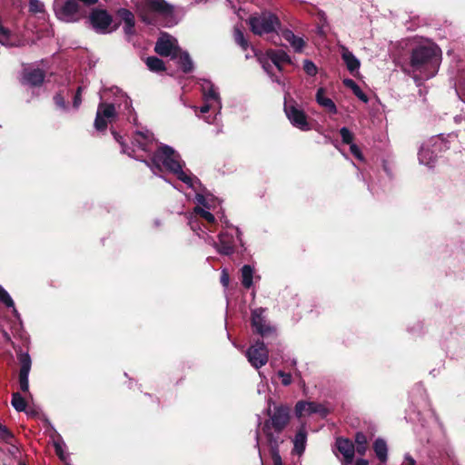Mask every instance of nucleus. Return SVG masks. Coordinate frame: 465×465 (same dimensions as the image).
I'll return each mask as SVG.
<instances>
[{"label":"nucleus","instance_id":"18","mask_svg":"<svg viewBox=\"0 0 465 465\" xmlns=\"http://www.w3.org/2000/svg\"><path fill=\"white\" fill-rule=\"evenodd\" d=\"M336 447L338 451L343 456L342 465H351L353 458L355 448L352 442L347 439H337Z\"/></svg>","mask_w":465,"mask_h":465},{"label":"nucleus","instance_id":"21","mask_svg":"<svg viewBox=\"0 0 465 465\" xmlns=\"http://www.w3.org/2000/svg\"><path fill=\"white\" fill-rule=\"evenodd\" d=\"M268 60L278 68L282 70V64H291L290 56L283 50H270L267 52Z\"/></svg>","mask_w":465,"mask_h":465},{"label":"nucleus","instance_id":"54","mask_svg":"<svg viewBox=\"0 0 465 465\" xmlns=\"http://www.w3.org/2000/svg\"><path fill=\"white\" fill-rule=\"evenodd\" d=\"M221 222L225 225L226 228H230L231 225L229 224V222L224 218L223 215L220 217Z\"/></svg>","mask_w":465,"mask_h":465},{"label":"nucleus","instance_id":"1","mask_svg":"<svg viewBox=\"0 0 465 465\" xmlns=\"http://www.w3.org/2000/svg\"><path fill=\"white\" fill-rule=\"evenodd\" d=\"M152 172L158 175L159 172L166 170L174 174L195 193L194 201L199 205L210 209L214 204V196L202 184L201 181L189 170H184L185 163L181 155L171 146L161 144L153 152L150 161H143Z\"/></svg>","mask_w":465,"mask_h":465},{"label":"nucleus","instance_id":"33","mask_svg":"<svg viewBox=\"0 0 465 465\" xmlns=\"http://www.w3.org/2000/svg\"><path fill=\"white\" fill-rule=\"evenodd\" d=\"M233 37H234L235 43L239 46H241L242 50H247V48L249 47V43L245 39L243 32L242 31V29L238 25H236L234 27Z\"/></svg>","mask_w":465,"mask_h":465},{"label":"nucleus","instance_id":"52","mask_svg":"<svg viewBox=\"0 0 465 465\" xmlns=\"http://www.w3.org/2000/svg\"><path fill=\"white\" fill-rule=\"evenodd\" d=\"M54 447H55V451H56V454L61 458V459H64V454H63V450H62V446L60 443H55L54 444Z\"/></svg>","mask_w":465,"mask_h":465},{"label":"nucleus","instance_id":"12","mask_svg":"<svg viewBox=\"0 0 465 465\" xmlns=\"http://www.w3.org/2000/svg\"><path fill=\"white\" fill-rule=\"evenodd\" d=\"M117 117L115 105L114 104L101 102L98 104L94 119V128L97 131H104L108 124Z\"/></svg>","mask_w":465,"mask_h":465},{"label":"nucleus","instance_id":"11","mask_svg":"<svg viewBox=\"0 0 465 465\" xmlns=\"http://www.w3.org/2000/svg\"><path fill=\"white\" fill-rule=\"evenodd\" d=\"M284 112L288 120L295 128L303 132L312 129L305 112L293 99L287 100L285 98Z\"/></svg>","mask_w":465,"mask_h":465},{"label":"nucleus","instance_id":"51","mask_svg":"<svg viewBox=\"0 0 465 465\" xmlns=\"http://www.w3.org/2000/svg\"><path fill=\"white\" fill-rule=\"evenodd\" d=\"M404 461L407 465H416L415 460L409 454H405Z\"/></svg>","mask_w":465,"mask_h":465},{"label":"nucleus","instance_id":"13","mask_svg":"<svg viewBox=\"0 0 465 465\" xmlns=\"http://www.w3.org/2000/svg\"><path fill=\"white\" fill-rule=\"evenodd\" d=\"M265 309L256 308L252 311L251 323L254 332L262 337H269L274 334L275 328L271 325L264 315Z\"/></svg>","mask_w":465,"mask_h":465},{"label":"nucleus","instance_id":"28","mask_svg":"<svg viewBox=\"0 0 465 465\" xmlns=\"http://www.w3.org/2000/svg\"><path fill=\"white\" fill-rule=\"evenodd\" d=\"M176 58L178 59V63L184 73H190L193 70V64L187 52H183L180 50V53H178V56Z\"/></svg>","mask_w":465,"mask_h":465},{"label":"nucleus","instance_id":"15","mask_svg":"<svg viewBox=\"0 0 465 465\" xmlns=\"http://www.w3.org/2000/svg\"><path fill=\"white\" fill-rule=\"evenodd\" d=\"M154 51L162 56L176 59L180 53L177 39L166 33L162 34L155 44Z\"/></svg>","mask_w":465,"mask_h":465},{"label":"nucleus","instance_id":"44","mask_svg":"<svg viewBox=\"0 0 465 465\" xmlns=\"http://www.w3.org/2000/svg\"><path fill=\"white\" fill-rule=\"evenodd\" d=\"M29 374L19 373V385L23 391H28L29 390Z\"/></svg>","mask_w":465,"mask_h":465},{"label":"nucleus","instance_id":"4","mask_svg":"<svg viewBox=\"0 0 465 465\" xmlns=\"http://www.w3.org/2000/svg\"><path fill=\"white\" fill-rule=\"evenodd\" d=\"M112 134L117 143L122 147V153H126L130 157L137 160H143V154L153 155L156 147L158 146L153 134L148 130L136 131L132 138V147H128L123 141V137L119 135L115 131H112Z\"/></svg>","mask_w":465,"mask_h":465},{"label":"nucleus","instance_id":"17","mask_svg":"<svg viewBox=\"0 0 465 465\" xmlns=\"http://www.w3.org/2000/svg\"><path fill=\"white\" fill-rule=\"evenodd\" d=\"M112 16L102 9H94L89 15V22L94 30L100 34L108 32V27L112 24Z\"/></svg>","mask_w":465,"mask_h":465},{"label":"nucleus","instance_id":"40","mask_svg":"<svg viewBox=\"0 0 465 465\" xmlns=\"http://www.w3.org/2000/svg\"><path fill=\"white\" fill-rule=\"evenodd\" d=\"M303 70L310 76H314L318 72L317 66L311 60H305L303 62Z\"/></svg>","mask_w":465,"mask_h":465},{"label":"nucleus","instance_id":"23","mask_svg":"<svg viewBox=\"0 0 465 465\" xmlns=\"http://www.w3.org/2000/svg\"><path fill=\"white\" fill-rule=\"evenodd\" d=\"M306 442L307 432L304 427H301L296 432L293 439V452L301 456L305 450Z\"/></svg>","mask_w":465,"mask_h":465},{"label":"nucleus","instance_id":"47","mask_svg":"<svg viewBox=\"0 0 465 465\" xmlns=\"http://www.w3.org/2000/svg\"><path fill=\"white\" fill-rule=\"evenodd\" d=\"M350 151L358 160L363 161V155L360 148L355 143H351L350 145Z\"/></svg>","mask_w":465,"mask_h":465},{"label":"nucleus","instance_id":"20","mask_svg":"<svg viewBox=\"0 0 465 465\" xmlns=\"http://www.w3.org/2000/svg\"><path fill=\"white\" fill-rule=\"evenodd\" d=\"M341 55L351 74L359 71L360 60L345 46L341 47Z\"/></svg>","mask_w":465,"mask_h":465},{"label":"nucleus","instance_id":"42","mask_svg":"<svg viewBox=\"0 0 465 465\" xmlns=\"http://www.w3.org/2000/svg\"><path fill=\"white\" fill-rule=\"evenodd\" d=\"M260 62H261L264 71L271 76L272 80L273 82H276L279 84H282L283 85L282 81L277 76H274L272 74V65L268 61H263L262 59H260Z\"/></svg>","mask_w":465,"mask_h":465},{"label":"nucleus","instance_id":"22","mask_svg":"<svg viewBox=\"0 0 465 465\" xmlns=\"http://www.w3.org/2000/svg\"><path fill=\"white\" fill-rule=\"evenodd\" d=\"M315 99L318 104L323 107L326 111L333 114H337V107L331 98L325 96L324 88L321 87L317 90Z\"/></svg>","mask_w":465,"mask_h":465},{"label":"nucleus","instance_id":"57","mask_svg":"<svg viewBox=\"0 0 465 465\" xmlns=\"http://www.w3.org/2000/svg\"><path fill=\"white\" fill-rule=\"evenodd\" d=\"M18 465H25L24 463L20 462Z\"/></svg>","mask_w":465,"mask_h":465},{"label":"nucleus","instance_id":"50","mask_svg":"<svg viewBox=\"0 0 465 465\" xmlns=\"http://www.w3.org/2000/svg\"><path fill=\"white\" fill-rule=\"evenodd\" d=\"M121 98H123L124 101L125 109L130 110L132 105H131V100L129 99V97H127L126 94H121Z\"/></svg>","mask_w":465,"mask_h":465},{"label":"nucleus","instance_id":"38","mask_svg":"<svg viewBox=\"0 0 465 465\" xmlns=\"http://www.w3.org/2000/svg\"><path fill=\"white\" fill-rule=\"evenodd\" d=\"M118 15L124 22V24L135 23L134 14L127 9H124V8L120 9L118 11Z\"/></svg>","mask_w":465,"mask_h":465},{"label":"nucleus","instance_id":"29","mask_svg":"<svg viewBox=\"0 0 465 465\" xmlns=\"http://www.w3.org/2000/svg\"><path fill=\"white\" fill-rule=\"evenodd\" d=\"M17 358L21 365L19 373L29 374L32 364L30 355L27 352L20 351L17 353Z\"/></svg>","mask_w":465,"mask_h":465},{"label":"nucleus","instance_id":"56","mask_svg":"<svg viewBox=\"0 0 465 465\" xmlns=\"http://www.w3.org/2000/svg\"><path fill=\"white\" fill-rule=\"evenodd\" d=\"M292 364H293V365H295V364H296V361H295V360H293V361H292Z\"/></svg>","mask_w":465,"mask_h":465},{"label":"nucleus","instance_id":"6","mask_svg":"<svg viewBox=\"0 0 465 465\" xmlns=\"http://www.w3.org/2000/svg\"><path fill=\"white\" fill-rule=\"evenodd\" d=\"M247 22L254 35L260 36L267 35L272 37H279L281 21L275 14L270 11L253 14Z\"/></svg>","mask_w":465,"mask_h":465},{"label":"nucleus","instance_id":"8","mask_svg":"<svg viewBox=\"0 0 465 465\" xmlns=\"http://www.w3.org/2000/svg\"><path fill=\"white\" fill-rule=\"evenodd\" d=\"M201 90L204 104L200 108V113L206 114L211 110L215 111V116L213 119L209 117L204 119L208 124H213L217 115L221 114L223 107L218 88L211 81L203 79L201 83Z\"/></svg>","mask_w":465,"mask_h":465},{"label":"nucleus","instance_id":"14","mask_svg":"<svg viewBox=\"0 0 465 465\" xmlns=\"http://www.w3.org/2000/svg\"><path fill=\"white\" fill-rule=\"evenodd\" d=\"M245 356L250 364L258 370L268 362L269 351L263 341H257L248 348Z\"/></svg>","mask_w":465,"mask_h":465},{"label":"nucleus","instance_id":"32","mask_svg":"<svg viewBox=\"0 0 465 465\" xmlns=\"http://www.w3.org/2000/svg\"><path fill=\"white\" fill-rule=\"evenodd\" d=\"M145 64L152 72L158 73L165 70L163 60L155 56H150L146 59Z\"/></svg>","mask_w":465,"mask_h":465},{"label":"nucleus","instance_id":"37","mask_svg":"<svg viewBox=\"0 0 465 465\" xmlns=\"http://www.w3.org/2000/svg\"><path fill=\"white\" fill-rule=\"evenodd\" d=\"M271 449V454L273 461V465H282V458L279 453V444L281 442H276V444H273L272 442H267Z\"/></svg>","mask_w":465,"mask_h":465},{"label":"nucleus","instance_id":"9","mask_svg":"<svg viewBox=\"0 0 465 465\" xmlns=\"http://www.w3.org/2000/svg\"><path fill=\"white\" fill-rule=\"evenodd\" d=\"M54 12L57 19L65 23L78 22L84 15L76 0H54Z\"/></svg>","mask_w":465,"mask_h":465},{"label":"nucleus","instance_id":"43","mask_svg":"<svg viewBox=\"0 0 465 465\" xmlns=\"http://www.w3.org/2000/svg\"><path fill=\"white\" fill-rule=\"evenodd\" d=\"M54 101L55 105L59 109H61L63 111H66L68 109V106H67V104L65 103L64 96L61 93L56 94L54 96Z\"/></svg>","mask_w":465,"mask_h":465},{"label":"nucleus","instance_id":"10","mask_svg":"<svg viewBox=\"0 0 465 465\" xmlns=\"http://www.w3.org/2000/svg\"><path fill=\"white\" fill-rule=\"evenodd\" d=\"M447 143L442 135L431 137L424 143L419 151L420 163L432 167L439 152L448 149Z\"/></svg>","mask_w":465,"mask_h":465},{"label":"nucleus","instance_id":"45","mask_svg":"<svg viewBox=\"0 0 465 465\" xmlns=\"http://www.w3.org/2000/svg\"><path fill=\"white\" fill-rule=\"evenodd\" d=\"M84 91V87L83 86H79L76 90V93L74 94V101H73V107L74 109H78L79 106L81 105L82 104V93Z\"/></svg>","mask_w":465,"mask_h":465},{"label":"nucleus","instance_id":"7","mask_svg":"<svg viewBox=\"0 0 465 465\" xmlns=\"http://www.w3.org/2000/svg\"><path fill=\"white\" fill-rule=\"evenodd\" d=\"M142 20L146 24H154V15H169L172 14L171 6L164 0H133Z\"/></svg>","mask_w":465,"mask_h":465},{"label":"nucleus","instance_id":"53","mask_svg":"<svg viewBox=\"0 0 465 465\" xmlns=\"http://www.w3.org/2000/svg\"><path fill=\"white\" fill-rule=\"evenodd\" d=\"M355 465H369L368 460L363 459L357 460Z\"/></svg>","mask_w":465,"mask_h":465},{"label":"nucleus","instance_id":"30","mask_svg":"<svg viewBox=\"0 0 465 465\" xmlns=\"http://www.w3.org/2000/svg\"><path fill=\"white\" fill-rule=\"evenodd\" d=\"M0 302H3L6 307L12 308L14 315L19 319L20 314L15 308V302L9 293L0 285Z\"/></svg>","mask_w":465,"mask_h":465},{"label":"nucleus","instance_id":"5","mask_svg":"<svg viewBox=\"0 0 465 465\" xmlns=\"http://www.w3.org/2000/svg\"><path fill=\"white\" fill-rule=\"evenodd\" d=\"M267 412L269 419L264 421L262 428L267 442H272L273 444L282 442L280 435L289 423L291 408L285 404H278L274 405L272 410L271 404L269 403Z\"/></svg>","mask_w":465,"mask_h":465},{"label":"nucleus","instance_id":"34","mask_svg":"<svg viewBox=\"0 0 465 465\" xmlns=\"http://www.w3.org/2000/svg\"><path fill=\"white\" fill-rule=\"evenodd\" d=\"M356 451L360 455H364L367 450V438L361 433L358 432L355 436Z\"/></svg>","mask_w":465,"mask_h":465},{"label":"nucleus","instance_id":"39","mask_svg":"<svg viewBox=\"0 0 465 465\" xmlns=\"http://www.w3.org/2000/svg\"><path fill=\"white\" fill-rule=\"evenodd\" d=\"M13 438L14 434L12 431L6 426L0 423V440L9 443Z\"/></svg>","mask_w":465,"mask_h":465},{"label":"nucleus","instance_id":"24","mask_svg":"<svg viewBox=\"0 0 465 465\" xmlns=\"http://www.w3.org/2000/svg\"><path fill=\"white\" fill-rule=\"evenodd\" d=\"M282 36L291 45L295 52H302L305 42L302 37L296 36L292 31L284 29L282 31Z\"/></svg>","mask_w":465,"mask_h":465},{"label":"nucleus","instance_id":"36","mask_svg":"<svg viewBox=\"0 0 465 465\" xmlns=\"http://www.w3.org/2000/svg\"><path fill=\"white\" fill-rule=\"evenodd\" d=\"M11 404L17 411H24L26 408V402L19 392L13 393Z\"/></svg>","mask_w":465,"mask_h":465},{"label":"nucleus","instance_id":"35","mask_svg":"<svg viewBox=\"0 0 465 465\" xmlns=\"http://www.w3.org/2000/svg\"><path fill=\"white\" fill-rule=\"evenodd\" d=\"M29 12L33 15H44L45 13V4L40 0H29Z\"/></svg>","mask_w":465,"mask_h":465},{"label":"nucleus","instance_id":"19","mask_svg":"<svg viewBox=\"0 0 465 465\" xmlns=\"http://www.w3.org/2000/svg\"><path fill=\"white\" fill-rule=\"evenodd\" d=\"M45 79V72L40 68L28 67L23 72L22 82L31 86L42 84Z\"/></svg>","mask_w":465,"mask_h":465},{"label":"nucleus","instance_id":"16","mask_svg":"<svg viewBox=\"0 0 465 465\" xmlns=\"http://www.w3.org/2000/svg\"><path fill=\"white\" fill-rule=\"evenodd\" d=\"M294 412L295 416L299 419L311 416L312 414H319L322 417H326L329 413L327 408H325L322 404L306 401H298L295 404Z\"/></svg>","mask_w":465,"mask_h":465},{"label":"nucleus","instance_id":"25","mask_svg":"<svg viewBox=\"0 0 465 465\" xmlns=\"http://www.w3.org/2000/svg\"><path fill=\"white\" fill-rule=\"evenodd\" d=\"M373 449L378 459L381 462H385L388 458V448L386 441L382 439H377L374 441Z\"/></svg>","mask_w":465,"mask_h":465},{"label":"nucleus","instance_id":"41","mask_svg":"<svg viewBox=\"0 0 465 465\" xmlns=\"http://www.w3.org/2000/svg\"><path fill=\"white\" fill-rule=\"evenodd\" d=\"M340 134H341V140H342V142L344 143L350 144V145L351 143H352V141H353V134L347 127L341 128Z\"/></svg>","mask_w":465,"mask_h":465},{"label":"nucleus","instance_id":"26","mask_svg":"<svg viewBox=\"0 0 465 465\" xmlns=\"http://www.w3.org/2000/svg\"><path fill=\"white\" fill-rule=\"evenodd\" d=\"M342 83L346 87L350 88L361 101L363 103L368 102V96L362 92L361 87L352 79H343Z\"/></svg>","mask_w":465,"mask_h":465},{"label":"nucleus","instance_id":"49","mask_svg":"<svg viewBox=\"0 0 465 465\" xmlns=\"http://www.w3.org/2000/svg\"><path fill=\"white\" fill-rule=\"evenodd\" d=\"M134 24L135 23L124 24V33L126 35H134Z\"/></svg>","mask_w":465,"mask_h":465},{"label":"nucleus","instance_id":"3","mask_svg":"<svg viewBox=\"0 0 465 465\" xmlns=\"http://www.w3.org/2000/svg\"><path fill=\"white\" fill-rule=\"evenodd\" d=\"M441 61L440 49L432 44L420 45L411 54V67L415 74V81L433 77Z\"/></svg>","mask_w":465,"mask_h":465},{"label":"nucleus","instance_id":"27","mask_svg":"<svg viewBox=\"0 0 465 465\" xmlns=\"http://www.w3.org/2000/svg\"><path fill=\"white\" fill-rule=\"evenodd\" d=\"M254 269L249 264H245L241 269L242 273V283L246 288L249 289L252 285V278H253Z\"/></svg>","mask_w":465,"mask_h":465},{"label":"nucleus","instance_id":"2","mask_svg":"<svg viewBox=\"0 0 465 465\" xmlns=\"http://www.w3.org/2000/svg\"><path fill=\"white\" fill-rule=\"evenodd\" d=\"M218 199L214 197V204L208 209L203 205L193 208L188 217V223L195 234L203 239L205 243L213 246L220 254L231 255L234 252L236 242L242 245V232L239 228H234L235 234L228 231H222L218 234V242L215 241L213 233L217 229V221L213 212L218 207Z\"/></svg>","mask_w":465,"mask_h":465},{"label":"nucleus","instance_id":"31","mask_svg":"<svg viewBox=\"0 0 465 465\" xmlns=\"http://www.w3.org/2000/svg\"><path fill=\"white\" fill-rule=\"evenodd\" d=\"M0 44L3 45L14 46L17 45L16 42L13 39L11 31L0 23Z\"/></svg>","mask_w":465,"mask_h":465},{"label":"nucleus","instance_id":"46","mask_svg":"<svg viewBox=\"0 0 465 465\" xmlns=\"http://www.w3.org/2000/svg\"><path fill=\"white\" fill-rule=\"evenodd\" d=\"M278 376L282 379V383L288 386L292 383V375L282 371H278Z\"/></svg>","mask_w":465,"mask_h":465},{"label":"nucleus","instance_id":"48","mask_svg":"<svg viewBox=\"0 0 465 465\" xmlns=\"http://www.w3.org/2000/svg\"><path fill=\"white\" fill-rule=\"evenodd\" d=\"M229 282H230L229 274L227 273L226 270H223L222 275H221V283L224 287H227L229 285Z\"/></svg>","mask_w":465,"mask_h":465},{"label":"nucleus","instance_id":"55","mask_svg":"<svg viewBox=\"0 0 465 465\" xmlns=\"http://www.w3.org/2000/svg\"><path fill=\"white\" fill-rule=\"evenodd\" d=\"M256 447L260 450V436L258 432H256ZM259 453L261 454L260 450Z\"/></svg>","mask_w":465,"mask_h":465}]
</instances>
